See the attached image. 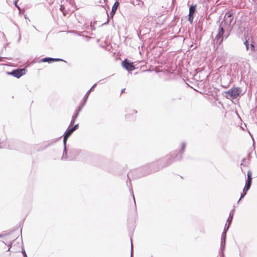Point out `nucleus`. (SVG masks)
<instances>
[{
  "label": "nucleus",
  "instance_id": "obj_8",
  "mask_svg": "<svg viewBox=\"0 0 257 257\" xmlns=\"http://www.w3.org/2000/svg\"><path fill=\"white\" fill-rule=\"evenodd\" d=\"M196 6H191L189 8V15H193L195 12Z\"/></svg>",
  "mask_w": 257,
  "mask_h": 257
},
{
  "label": "nucleus",
  "instance_id": "obj_19",
  "mask_svg": "<svg viewBox=\"0 0 257 257\" xmlns=\"http://www.w3.org/2000/svg\"><path fill=\"white\" fill-rule=\"evenodd\" d=\"M17 1H16V2H15V5H16V7H18V6H17Z\"/></svg>",
  "mask_w": 257,
  "mask_h": 257
},
{
  "label": "nucleus",
  "instance_id": "obj_7",
  "mask_svg": "<svg viewBox=\"0 0 257 257\" xmlns=\"http://www.w3.org/2000/svg\"><path fill=\"white\" fill-rule=\"evenodd\" d=\"M63 61L61 59L58 58H44L42 59L41 61L43 62H51L55 61Z\"/></svg>",
  "mask_w": 257,
  "mask_h": 257
},
{
  "label": "nucleus",
  "instance_id": "obj_3",
  "mask_svg": "<svg viewBox=\"0 0 257 257\" xmlns=\"http://www.w3.org/2000/svg\"><path fill=\"white\" fill-rule=\"evenodd\" d=\"M26 72V70L25 69H17L8 73L16 78H19L25 74Z\"/></svg>",
  "mask_w": 257,
  "mask_h": 257
},
{
  "label": "nucleus",
  "instance_id": "obj_12",
  "mask_svg": "<svg viewBox=\"0 0 257 257\" xmlns=\"http://www.w3.org/2000/svg\"><path fill=\"white\" fill-rule=\"evenodd\" d=\"M244 45H245L246 46V48L247 50H248L249 49V47H248V42L247 41H246L245 42H244Z\"/></svg>",
  "mask_w": 257,
  "mask_h": 257
},
{
  "label": "nucleus",
  "instance_id": "obj_11",
  "mask_svg": "<svg viewBox=\"0 0 257 257\" xmlns=\"http://www.w3.org/2000/svg\"><path fill=\"white\" fill-rule=\"evenodd\" d=\"M115 12H116V11H113V10H111V12H110V16H111V17L112 18H113V16H114V14L115 13Z\"/></svg>",
  "mask_w": 257,
  "mask_h": 257
},
{
  "label": "nucleus",
  "instance_id": "obj_17",
  "mask_svg": "<svg viewBox=\"0 0 257 257\" xmlns=\"http://www.w3.org/2000/svg\"><path fill=\"white\" fill-rule=\"evenodd\" d=\"M185 148V146L184 145H182V151L183 152Z\"/></svg>",
  "mask_w": 257,
  "mask_h": 257
},
{
  "label": "nucleus",
  "instance_id": "obj_4",
  "mask_svg": "<svg viewBox=\"0 0 257 257\" xmlns=\"http://www.w3.org/2000/svg\"><path fill=\"white\" fill-rule=\"evenodd\" d=\"M224 33V30L222 27H220L218 33L216 36L214 41H216V43L218 44L222 43L223 41V34Z\"/></svg>",
  "mask_w": 257,
  "mask_h": 257
},
{
  "label": "nucleus",
  "instance_id": "obj_10",
  "mask_svg": "<svg viewBox=\"0 0 257 257\" xmlns=\"http://www.w3.org/2000/svg\"><path fill=\"white\" fill-rule=\"evenodd\" d=\"M188 16H189V18H188L189 21L191 23H192V21H193V15H188Z\"/></svg>",
  "mask_w": 257,
  "mask_h": 257
},
{
  "label": "nucleus",
  "instance_id": "obj_16",
  "mask_svg": "<svg viewBox=\"0 0 257 257\" xmlns=\"http://www.w3.org/2000/svg\"><path fill=\"white\" fill-rule=\"evenodd\" d=\"M74 121H75V118H73L71 120V123H70V125H73V123H74Z\"/></svg>",
  "mask_w": 257,
  "mask_h": 257
},
{
  "label": "nucleus",
  "instance_id": "obj_5",
  "mask_svg": "<svg viewBox=\"0 0 257 257\" xmlns=\"http://www.w3.org/2000/svg\"><path fill=\"white\" fill-rule=\"evenodd\" d=\"M122 65L127 71H133L135 69V67L133 63L129 62L127 59H125L122 61Z\"/></svg>",
  "mask_w": 257,
  "mask_h": 257
},
{
  "label": "nucleus",
  "instance_id": "obj_18",
  "mask_svg": "<svg viewBox=\"0 0 257 257\" xmlns=\"http://www.w3.org/2000/svg\"><path fill=\"white\" fill-rule=\"evenodd\" d=\"M124 91H125V89H124H124H122L121 90V93H122L124 92Z\"/></svg>",
  "mask_w": 257,
  "mask_h": 257
},
{
  "label": "nucleus",
  "instance_id": "obj_21",
  "mask_svg": "<svg viewBox=\"0 0 257 257\" xmlns=\"http://www.w3.org/2000/svg\"><path fill=\"white\" fill-rule=\"evenodd\" d=\"M2 236H3V235L0 234V238L2 237Z\"/></svg>",
  "mask_w": 257,
  "mask_h": 257
},
{
  "label": "nucleus",
  "instance_id": "obj_20",
  "mask_svg": "<svg viewBox=\"0 0 257 257\" xmlns=\"http://www.w3.org/2000/svg\"><path fill=\"white\" fill-rule=\"evenodd\" d=\"M11 247H9L8 249V251L10 250Z\"/></svg>",
  "mask_w": 257,
  "mask_h": 257
},
{
  "label": "nucleus",
  "instance_id": "obj_14",
  "mask_svg": "<svg viewBox=\"0 0 257 257\" xmlns=\"http://www.w3.org/2000/svg\"><path fill=\"white\" fill-rule=\"evenodd\" d=\"M78 124H76L73 127H72L71 128L74 131H75L77 128H78Z\"/></svg>",
  "mask_w": 257,
  "mask_h": 257
},
{
  "label": "nucleus",
  "instance_id": "obj_2",
  "mask_svg": "<svg viewBox=\"0 0 257 257\" xmlns=\"http://www.w3.org/2000/svg\"><path fill=\"white\" fill-rule=\"evenodd\" d=\"M240 92L239 88L233 87L225 91L224 93L227 95H225L226 97L228 98V96H229L230 98L235 99L239 95Z\"/></svg>",
  "mask_w": 257,
  "mask_h": 257
},
{
  "label": "nucleus",
  "instance_id": "obj_6",
  "mask_svg": "<svg viewBox=\"0 0 257 257\" xmlns=\"http://www.w3.org/2000/svg\"><path fill=\"white\" fill-rule=\"evenodd\" d=\"M74 132V131L72 128H70L66 132L64 137V139H63V142H64V144L65 145L66 143V142H67L68 138L72 135V134Z\"/></svg>",
  "mask_w": 257,
  "mask_h": 257
},
{
  "label": "nucleus",
  "instance_id": "obj_13",
  "mask_svg": "<svg viewBox=\"0 0 257 257\" xmlns=\"http://www.w3.org/2000/svg\"><path fill=\"white\" fill-rule=\"evenodd\" d=\"M226 15H227L228 17L231 18L232 17V13L231 12H227L226 14Z\"/></svg>",
  "mask_w": 257,
  "mask_h": 257
},
{
  "label": "nucleus",
  "instance_id": "obj_15",
  "mask_svg": "<svg viewBox=\"0 0 257 257\" xmlns=\"http://www.w3.org/2000/svg\"><path fill=\"white\" fill-rule=\"evenodd\" d=\"M250 50L252 51H254V47L253 46V44H250Z\"/></svg>",
  "mask_w": 257,
  "mask_h": 257
},
{
  "label": "nucleus",
  "instance_id": "obj_1",
  "mask_svg": "<svg viewBox=\"0 0 257 257\" xmlns=\"http://www.w3.org/2000/svg\"><path fill=\"white\" fill-rule=\"evenodd\" d=\"M247 180L246 181L245 185L243 188V192L241 195V197L240 199L243 197L244 196H245L246 194V193L247 191L249 189L251 183V180H252V172L250 170L248 171L247 173Z\"/></svg>",
  "mask_w": 257,
  "mask_h": 257
},
{
  "label": "nucleus",
  "instance_id": "obj_9",
  "mask_svg": "<svg viewBox=\"0 0 257 257\" xmlns=\"http://www.w3.org/2000/svg\"><path fill=\"white\" fill-rule=\"evenodd\" d=\"M119 4L118 2H117V1L115 2L112 8V10L113 11H116L118 7L119 6Z\"/></svg>",
  "mask_w": 257,
  "mask_h": 257
}]
</instances>
